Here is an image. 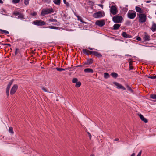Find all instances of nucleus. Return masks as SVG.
Wrapping results in <instances>:
<instances>
[{"mask_svg": "<svg viewBox=\"0 0 156 156\" xmlns=\"http://www.w3.org/2000/svg\"><path fill=\"white\" fill-rule=\"evenodd\" d=\"M127 88L128 90L129 91H130V92H131L132 93L133 92V90H132V89L131 88V87H129L128 86H127Z\"/></svg>", "mask_w": 156, "mask_h": 156, "instance_id": "473e14b6", "label": "nucleus"}, {"mask_svg": "<svg viewBox=\"0 0 156 156\" xmlns=\"http://www.w3.org/2000/svg\"><path fill=\"white\" fill-rule=\"evenodd\" d=\"M18 88V86L16 84L14 85L11 88L10 93L11 94H14Z\"/></svg>", "mask_w": 156, "mask_h": 156, "instance_id": "1a4fd4ad", "label": "nucleus"}, {"mask_svg": "<svg viewBox=\"0 0 156 156\" xmlns=\"http://www.w3.org/2000/svg\"><path fill=\"white\" fill-rule=\"evenodd\" d=\"M126 56H130L131 55H128V54H126L125 55Z\"/></svg>", "mask_w": 156, "mask_h": 156, "instance_id": "6e6d98bb", "label": "nucleus"}, {"mask_svg": "<svg viewBox=\"0 0 156 156\" xmlns=\"http://www.w3.org/2000/svg\"><path fill=\"white\" fill-rule=\"evenodd\" d=\"M95 24L100 27H102L105 25V23L103 20H99L96 22Z\"/></svg>", "mask_w": 156, "mask_h": 156, "instance_id": "6e6552de", "label": "nucleus"}, {"mask_svg": "<svg viewBox=\"0 0 156 156\" xmlns=\"http://www.w3.org/2000/svg\"><path fill=\"white\" fill-rule=\"evenodd\" d=\"M104 16V12L101 11L98 12L93 14V16L95 18H101Z\"/></svg>", "mask_w": 156, "mask_h": 156, "instance_id": "7ed1b4c3", "label": "nucleus"}, {"mask_svg": "<svg viewBox=\"0 0 156 156\" xmlns=\"http://www.w3.org/2000/svg\"><path fill=\"white\" fill-rule=\"evenodd\" d=\"M129 64L130 66H131V63L130 62H129Z\"/></svg>", "mask_w": 156, "mask_h": 156, "instance_id": "bf43d9fd", "label": "nucleus"}, {"mask_svg": "<svg viewBox=\"0 0 156 156\" xmlns=\"http://www.w3.org/2000/svg\"><path fill=\"white\" fill-rule=\"evenodd\" d=\"M150 98L154 99H156V95L155 94H151L150 95Z\"/></svg>", "mask_w": 156, "mask_h": 156, "instance_id": "bb28decb", "label": "nucleus"}, {"mask_svg": "<svg viewBox=\"0 0 156 156\" xmlns=\"http://www.w3.org/2000/svg\"><path fill=\"white\" fill-rule=\"evenodd\" d=\"M87 133L88 134V135L89 136L90 139H91V134L89 132H87Z\"/></svg>", "mask_w": 156, "mask_h": 156, "instance_id": "c03bdc74", "label": "nucleus"}, {"mask_svg": "<svg viewBox=\"0 0 156 156\" xmlns=\"http://www.w3.org/2000/svg\"><path fill=\"white\" fill-rule=\"evenodd\" d=\"M81 83L80 82H77L76 83L75 86L76 87H79L81 85Z\"/></svg>", "mask_w": 156, "mask_h": 156, "instance_id": "a878e982", "label": "nucleus"}, {"mask_svg": "<svg viewBox=\"0 0 156 156\" xmlns=\"http://www.w3.org/2000/svg\"><path fill=\"white\" fill-rule=\"evenodd\" d=\"M56 69L57 70L59 71H62L65 70V69L62 68H56Z\"/></svg>", "mask_w": 156, "mask_h": 156, "instance_id": "7c9ffc66", "label": "nucleus"}, {"mask_svg": "<svg viewBox=\"0 0 156 156\" xmlns=\"http://www.w3.org/2000/svg\"><path fill=\"white\" fill-rule=\"evenodd\" d=\"M142 153V151H141L138 154L137 156H141Z\"/></svg>", "mask_w": 156, "mask_h": 156, "instance_id": "a18cd8bd", "label": "nucleus"}, {"mask_svg": "<svg viewBox=\"0 0 156 156\" xmlns=\"http://www.w3.org/2000/svg\"><path fill=\"white\" fill-rule=\"evenodd\" d=\"M42 89L45 92H48V91L47 90V89L44 87L42 88Z\"/></svg>", "mask_w": 156, "mask_h": 156, "instance_id": "79ce46f5", "label": "nucleus"}, {"mask_svg": "<svg viewBox=\"0 0 156 156\" xmlns=\"http://www.w3.org/2000/svg\"><path fill=\"white\" fill-rule=\"evenodd\" d=\"M135 153H133L131 156H135Z\"/></svg>", "mask_w": 156, "mask_h": 156, "instance_id": "864d4df0", "label": "nucleus"}, {"mask_svg": "<svg viewBox=\"0 0 156 156\" xmlns=\"http://www.w3.org/2000/svg\"><path fill=\"white\" fill-rule=\"evenodd\" d=\"M138 115L140 118L145 123H147L148 122L147 120L143 116L140 114H139Z\"/></svg>", "mask_w": 156, "mask_h": 156, "instance_id": "ddd939ff", "label": "nucleus"}, {"mask_svg": "<svg viewBox=\"0 0 156 156\" xmlns=\"http://www.w3.org/2000/svg\"><path fill=\"white\" fill-rule=\"evenodd\" d=\"M144 39L145 41H149L150 40V37L148 34H146L144 35Z\"/></svg>", "mask_w": 156, "mask_h": 156, "instance_id": "dca6fc26", "label": "nucleus"}, {"mask_svg": "<svg viewBox=\"0 0 156 156\" xmlns=\"http://www.w3.org/2000/svg\"><path fill=\"white\" fill-rule=\"evenodd\" d=\"M20 0H12V2L14 3H18Z\"/></svg>", "mask_w": 156, "mask_h": 156, "instance_id": "4c0bfd02", "label": "nucleus"}, {"mask_svg": "<svg viewBox=\"0 0 156 156\" xmlns=\"http://www.w3.org/2000/svg\"><path fill=\"white\" fill-rule=\"evenodd\" d=\"M12 82L13 81L12 80L9 82V83L6 89V93L7 96H8L9 95V89L11 85L12 84Z\"/></svg>", "mask_w": 156, "mask_h": 156, "instance_id": "9b49d317", "label": "nucleus"}, {"mask_svg": "<svg viewBox=\"0 0 156 156\" xmlns=\"http://www.w3.org/2000/svg\"><path fill=\"white\" fill-rule=\"evenodd\" d=\"M37 14V12H34L33 13L31 14V15H32L33 16H35Z\"/></svg>", "mask_w": 156, "mask_h": 156, "instance_id": "a19ab883", "label": "nucleus"}, {"mask_svg": "<svg viewBox=\"0 0 156 156\" xmlns=\"http://www.w3.org/2000/svg\"><path fill=\"white\" fill-rule=\"evenodd\" d=\"M48 21L50 22H57V20H56L54 19L53 18H51L49 19Z\"/></svg>", "mask_w": 156, "mask_h": 156, "instance_id": "c85d7f7f", "label": "nucleus"}, {"mask_svg": "<svg viewBox=\"0 0 156 156\" xmlns=\"http://www.w3.org/2000/svg\"><path fill=\"white\" fill-rule=\"evenodd\" d=\"M151 29L153 32L156 31V24L154 22H152V25Z\"/></svg>", "mask_w": 156, "mask_h": 156, "instance_id": "4468645a", "label": "nucleus"}, {"mask_svg": "<svg viewBox=\"0 0 156 156\" xmlns=\"http://www.w3.org/2000/svg\"><path fill=\"white\" fill-rule=\"evenodd\" d=\"M83 52L85 54H87V55H89V54L87 53V51L85 49H83Z\"/></svg>", "mask_w": 156, "mask_h": 156, "instance_id": "ea45409f", "label": "nucleus"}, {"mask_svg": "<svg viewBox=\"0 0 156 156\" xmlns=\"http://www.w3.org/2000/svg\"><path fill=\"white\" fill-rule=\"evenodd\" d=\"M136 39L138 41H140L141 38L140 37H136Z\"/></svg>", "mask_w": 156, "mask_h": 156, "instance_id": "de8ad7c7", "label": "nucleus"}, {"mask_svg": "<svg viewBox=\"0 0 156 156\" xmlns=\"http://www.w3.org/2000/svg\"><path fill=\"white\" fill-rule=\"evenodd\" d=\"M139 18V21L140 23L145 22L147 20L146 15L144 14H137Z\"/></svg>", "mask_w": 156, "mask_h": 156, "instance_id": "f03ea898", "label": "nucleus"}, {"mask_svg": "<svg viewBox=\"0 0 156 156\" xmlns=\"http://www.w3.org/2000/svg\"><path fill=\"white\" fill-rule=\"evenodd\" d=\"M78 79L76 78H74L72 80V82L73 83H76L77 82Z\"/></svg>", "mask_w": 156, "mask_h": 156, "instance_id": "c756f323", "label": "nucleus"}, {"mask_svg": "<svg viewBox=\"0 0 156 156\" xmlns=\"http://www.w3.org/2000/svg\"><path fill=\"white\" fill-rule=\"evenodd\" d=\"M61 0H53L54 3L57 5H59Z\"/></svg>", "mask_w": 156, "mask_h": 156, "instance_id": "5701e85b", "label": "nucleus"}, {"mask_svg": "<svg viewBox=\"0 0 156 156\" xmlns=\"http://www.w3.org/2000/svg\"><path fill=\"white\" fill-rule=\"evenodd\" d=\"M84 72L85 73H93V70L90 68H86L84 69Z\"/></svg>", "mask_w": 156, "mask_h": 156, "instance_id": "6ab92c4d", "label": "nucleus"}, {"mask_svg": "<svg viewBox=\"0 0 156 156\" xmlns=\"http://www.w3.org/2000/svg\"><path fill=\"white\" fill-rule=\"evenodd\" d=\"M122 36L125 38H131L132 36L127 34L126 32H123L122 34Z\"/></svg>", "mask_w": 156, "mask_h": 156, "instance_id": "a211bd4d", "label": "nucleus"}, {"mask_svg": "<svg viewBox=\"0 0 156 156\" xmlns=\"http://www.w3.org/2000/svg\"><path fill=\"white\" fill-rule=\"evenodd\" d=\"M111 75L114 78H116L118 76V74L114 72L112 73H111Z\"/></svg>", "mask_w": 156, "mask_h": 156, "instance_id": "b1692460", "label": "nucleus"}, {"mask_svg": "<svg viewBox=\"0 0 156 156\" xmlns=\"http://www.w3.org/2000/svg\"><path fill=\"white\" fill-rule=\"evenodd\" d=\"M110 13L113 15L117 14L118 12L117 8L114 5H112L110 7Z\"/></svg>", "mask_w": 156, "mask_h": 156, "instance_id": "0eeeda50", "label": "nucleus"}, {"mask_svg": "<svg viewBox=\"0 0 156 156\" xmlns=\"http://www.w3.org/2000/svg\"><path fill=\"white\" fill-rule=\"evenodd\" d=\"M136 11L140 14H141L143 13V10L141 9V8L137 6L135 7Z\"/></svg>", "mask_w": 156, "mask_h": 156, "instance_id": "2eb2a0df", "label": "nucleus"}, {"mask_svg": "<svg viewBox=\"0 0 156 156\" xmlns=\"http://www.w3.org/2000/svg\"><path fill=\"white\" fill-rule=\"evenodd\" d=\"M146 2L147 3H149L151 2V1H150V0H148V1H146Z\"/></svg>", "mask_w": 156, "mask_h": 156, "instance_id": "603ef678", "label": "nucleus"}, {"mask_svg": "<svg viewBox=\"0 0 156 156\" xmlns=\"http://www.w3.org/2000/svg\"><path fill=\"white\" fill-rule=\"evenodd\" d=\"M5 45H8L9 46H11L10 44H5Z\"/></svg>", "mask_w": 156, "mask_h": 156, "instance_id": "13d9d810", "label": "nucleus"}, {"mask_svg": "<svg viewBox=\"0 0 156 156\" xmlns=\"http://www.w3.org/2000/svg\"><path fill=\"white\" fill-rule=\"evenodd\" d=\"M147 77L148 78L151 79H155L156 78V76H148Z\"/></svg>", "mask_w": 156, "mask_h": 156, "instance_id": "2f4dec72", "label": "nucleus"}, {"mask_svg": "<svg viewBox=\"0 0 156 156\" xmlns=\"http://www.w3.org/2000/svg\"><path fill=\"white\" fill-rule=\"evenodd\" d=\"M65 4H66V0H63Z\"/></svg>", "mask_w": 156, "mask_h": 156, "instance_id": "052dcab7", "label": "nucleus"}, {"mask_svg": "<svg viewBox=\"0 0 156 156\" xmlns=\"http://www.w3.org/2000/svg\"><path fill=\"white\" fill-rule=\"evenodd\" d=\"M3 3L2 0H0V3Z\"/></svg>", "mask_w": 156, "mask_h": 156, "instance_id": "5fc2aeb1", "label": "nucleus"}, {"mask_svg": "<svg viewBox=\"0 0 156 156\" xmlns=\"http://www.w3.org/2000/svg\"><path fill=\"white\" fill-rule=\"evenodd\" d=\"M123 20L122 17L121 16H117L113 18V21L115 23H120Z\"/></svg>", "mask_w": 156, "mask_h": 156, "instance_id": "423d86ee", "label": "nucleus"}, {"mask_svg": "<svg viewBox=\"0 0 156 156\" xmlns=\"http://www.w3.org/2000/svg\"><path fill=\"white\" fill-rule=\"evenodd\" d=\"M19 51V49H16L15 50V54L16 55Z\"/></svg>", "mask_w": 156, "mask_h": 156, "instance_id": "37998d69", "label": "nucleus"}, {"mask_svg": "<svg viewBox=\"0 0 156 156\" xmlns=\"http://www.w3.org/2000/svg\"><path fill=\"white\" fill-rule=\"evenodd\" d=\"M89 51L91 54H92L97 57H100L102 56L101 54L97 52L91 51Z\"/></svg>", "mask_w": 156, "mask_h": 156, "instance_id": "f8f14e48", "label": "nucleus"}, {"mask_svg": "<svg viewBox=\"0 0 156 156\" xmlns=\"http://www.w3.org/2000/svg\"><path fill=\"white\" fill-rule=\"evenodd\" d=\"M53 24L54 25H56V24Z\"/></svg>", "mask_w": 156, "mask_h": 156, "instance_id": "e2e57ef3", "label": "nucleus"}, {"mask_svg": "<svg viewBox=\"0 0 156 156\" xmlns=\"http://www.w3.org/2000/svg\"><path fill=\"white\" fill-rule=\"evenodd\" d=\"M20 13L18 12H15L13 13V14L16 16H19V14Z\"/></svg>", "mask_w": 156, "mask_h": 156, "instance_id": "e433bc0d", "label": "nucleus"}, {"mask_svg": "<svg viewBox=\"0 0 156 156\" xmlns=\"http://www.w3.org/2000/svg\"><path fill=\"white\" fill-rule=\"evenodd\" d=\"M128 17L131 19H134L136 16V12L135 11H129L127 14Z\"/></svg>", "mask_w": 156, "mask_h": 156, "instance_id": "39448f33", "label": "nucleus"}, {"mask_svg": "<svg viewBox=\"0 0 156 156\" xmlns=\"http://www.w3.org/2000/svg\"><path fill=\"white\" fill-rule=\"evenodd\" d=\"M0 31H2L3 32L5 33V34H9V32L7 31L4 30H3L1 29H0Z\"/></svg>", "mask_w": 156, "mask_h": 156, "instance_id": "72a5a7b5", "label": "nucleus"}, {"mask_svg": "<svg viewBox=\"0 0 156 156\" xmlns=\"http://www.w3.org/2000/svg\"><path fill=\"white\" fill-rule=\"evenodd\" d=\"M53 12L54 11L52 8L42 10L41 12V15L44 16L46 14L51 13Z\"/></svg>", "mask_w": 156, "mask_h": 156, "instance_id": "f257e3e1", "label": "nucleus"}, {"mask_svg": "<svg viewBox=\"0 0 156 156\" xmlns=\"http://www.w3.org/2000/svg\"><path fill=\"white\" fill-rule=\"evenodd\" d=\"M113 83L116 86V87L118 89H122L124 90H126V88L123 86L116 82H113Z\"/></svg>", "mask_w": 156, "mask_h": 156, "instance_id": "9d476101", "label": "nucleus"}, {"mask_svg": "<svg viewBox=\"0 0 156 156\" xmlns=\"http://www.w3.org/2000/svg\"><path fill=\"white\" fill-rule=\"evenodd\" d=\"M32 24L37 26H43L45 25L46 23L41 20H36L34 21Z\"/></svg>", "mask_w": 156, "mask_h": 156, "instance_id": "20e7f679", "label": "nucleus"}, {"mask_svg": "<svg viewBox=\"0 0 156 156\" xmlns=\"http://www.w3.org/2000/svg\"><path fill=\"white\" fill-rule=\"evenodd\" d=\"M9 132L12 134L13 133V132L12 129V127H10L9 129Z\"/></svg>", "mask_w": 156, "mask_h": 156, "instance_id": "cd10ccee", "label": "nucleus"}, {"mask_svg": "<svg viewBox=\"0 0 156 156\" xmlns=\"http://www.w3.org/2000/svg\"><path fill=\"white\" fill-rule=\"evenodd\" d=\"M97 5L101 7L102 9L103 8V5L102 4H97Z\"/></svg>", "mask_w": 156, "mask_h": 156, "instance_id": "49530a36", "label": "nucleus"}, {"mask_svg": "<svg viewBox=\"0 0 156 156\" xmlns=\"http://www.w3.org/2000/svg\"><path fill=\"white\" fill-rule=\"evenodd\" d=\"M119 140V139L118 138H116L114 139V141H118Z\"/></svg>", "mask_w": 156, "mask_h": 156, "instance_id": "3c124183", "label": "nucleus"}, {"mask_svg": "<svg viewBox=\"0 0 156 156\" xmlns=\"http://www.w3.org/2000/svg\"><path fill=\"white\" fill-rule=\"evenodd\" d=\"M133 69V66H129V70H132Z\"/></svg>", "mask_w": 156, "mask_h": 156, "instance_id": "09e8293b", "label": "nucleus"}, {"mask_svg": "<svg viewBox=\"0 0 156 156\" xmlns=\"http://www.w3.org/2000/svg\"><path fill=\"white\" fill-rule=\"evenodd\" d=\"M128 9V8L126 7L124 8L123 9V11H124L125 12H126Z\"/></svg>", "mask_w": 156, "mask_h": 156, "instance_id": "58836bf2", "label": "nucleus"}, {"mask_svg": "<svg viewBox=\"0 0 156 156\" xmlns=\"http://www.w3.org/2000/svg\"><path fill=\"white\" fill-rule=\"evenodd\" d=\"M88 48H89V49L90 50H93L94 49V48H90V47H89Z\"/></svg>", "mask_w": 156, "mask_h": 156, "instance_id": "8fccbe9b", "label": "nucleus"}, {"mask_svg": "<svg viewBox=\"0 0 156 156\" xmlns=\"http://www.w3.org/2000/svg\"><path fill=\"white\" fill-rule=\"evenodd\" d=\"M120 26V25L118 24H115L113 26V29L115 30H117L119 28Z\"/></svg>", "mask_w": 156, "mask_h": 156, "instance_id": "aec40b11", "label": "nucleus"}, {"mask_svg": "<svg viewBox=\"0 0 156 156\" xmlns=\"http://www.w3.org/2000/svg\"><path fill=\"white\" fill-rule=\"evenodd\" d=\"M29 0H25L24 1V3L26 5H28L29 3Z\"/></svg>", "mask_w": 156, "mask_h": 156, "instance_id": "f704fd0d", "label": "nucleus"}, {"mask_svg": "<svg viewBox=\"0 0 156 156\" xmlns=\"http://www.w3.org/2000/svg\"><path fill=\"white\" fill-rule=\"evenodd\" d=\"M104 77L105 79L108 78L110 77V75L108 73H105L104 74Z\"/></svg>", "mask_w": 156, "mask_h": 156, "instance_id": "412c9836", "label": "nucleus"}, {"mask_svg": "<svg viewBox=\"0 0 156 156\" xmlns=\"http://www.w3.org/2000/svg\"><path fill=\"white\" fill-rule=\"evenodd\" d=\"M77 18H78V20H80V21L81 22H82V23H87L85 22H84L83 20H82L81 19V17H80L79 16H78L77 17Z\"/></svg>", "mask_w": 156, "mask_h": 156, "instance_id": "c9c22d12", "label": "nucleus"}, {"mask_svg": "<svg viewBox=\"0 0 156 156\" xmlns=\"http://www.w3.org/2000/svg\"><path fill=\"white\" fill-rule=\"evenodd\" d=\"M93 63V60L92 59L88 58L87 60L85 62V64L86 65H90L92 64Z\"/></svg>", "mask_w": 156, "mask_h": 156, "instance_id": "f3484780", "label": "nucleus"}, {"mask_svg": "<svg viewBox=\"0 0 156 156\" xmlns=\"http://www.w3.org/2000/svg\"><path fill=\"white\" fill-rule=\"evenodd\" d=\"M90 156H94V155H91Z\"/></svg>", "mask_w": 156, "mask_h": 156, "instance_id": "680f3d73", "label": "nucleus"}, {"mask_svg": "<svg viewBox=\"0 0 156 156\" xmlns=\"http://www.w3.org/2000/svg\"><path fill=\"white\" fill-rule=\"evenodd\" d=\"M17 18L20 20H23L24 19V16L20 13L19 14V16Z\"/></svg>", "mask_w": 156, "mask_h": 156, "instance_id": "4be33fe9", "label": "nucleus"}, {"mask_svg": "<svg viewBox=\"0 0 156 156\" xmlns=\"http://www.w3.org/2000/svg\"><path fill=\"white\" fill-rule=\"evenodd\" d=\"M48 28L50 29H56V30L58 29L59 28L58 27L53 26H49L48 27Z\"/></svg>", "mask_w": 156, "mask_h": 156, "instance_id": "393cba45", "label": "nucleus"}, {"mask_svg": "<svg viewBox=\"0 0 156 156\" xmlns=\"http://www.w3.org/2000/svg\"><path fill=\"white\" fill-rule=\"evenodd\" d=\"M77 67H82L83 66L81 65H79L77 66Z\"/></svg>", "mask_w": 156, "mask_h": 156, "instance_id": "4d7b16f0", "label": "nucleus"}]
</instances>
